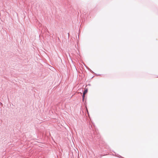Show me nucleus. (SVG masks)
Instances as JSON below:
<instances>
[{"label":"nucleus","instance_id":"nucleus-1","mask_svg":"<svg viewBox=\"0 0 158 158\" xmlns=\"http://www.w3.org/2000/svg\"><path fill=\"white\" fill-rule=\"evenodd\" d=\"M88 92V89H85L83 93L84 94H85Z\"/></svg>","mask_w":158,"mask_h":158},{"label":"nucleus","instance_id":"nucleus-2","mask_svg":"<svg viewBox=\"0 0 158 158\" xmlns=\"http://www.w3.org/2000/svg\"><path fill=\"white\" fill-rule=\"evenodd\" d=\"M85 94H84L83 93V95H82V98H85Z\"/></svg>","mask_w":158,"mask_h":158},{"label":"nucleus","instance_id":"nucleus-3","mask_svg":"<svg viewBox=\"0 0 158 158\" xmlns=\"http://www.w3.org/2000/svg\"><path fill=\"white\" fill-rule=\"evenodd\" d=\"M84 98H82V101L83 102H84Z\"/></svg>","mask_w":158,"mask_h":158}]
</instances>
